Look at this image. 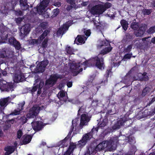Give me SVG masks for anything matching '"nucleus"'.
I'll use <instances>...</instances> for the list:
<instances>
[{
  "label": "nucleus",
  "instance_id": "nucleus-1",
  "mask_svg": "<svg viewBox=\"0 0 155 155\" xmlns=\"http://www.w3.org/2000/svg\"><path fill=\"white\" fill-rule=\"evenodd\" d=\"M112 47H105L100 52L99 54L91 59L95 66L101 70H103L105 67L104 55L110 52L112 50Z\"/></svg>",
  "mask_w": 155,
  "mask_h": 155
},
{
  "label": "nucleus",
  "instance_id": "nucleus-2",
  "mask_svg": "<svg viewBox=\"0 0 155 155\" xmlns=\"http://www.w3.org/2000/svg\"><path fill=\"white\" fill-rule=\"evenodd\" d=\"M119 141L118 137L116 136L110 138L109 140H104L98 144V147H100L101 150L105 148L110 151H113L116 150L117 145Z\"/></svg>",
  "mask_w": 155,
  "mask_h": 155
},
{
  "label": "nucleus",
  "instance_id": "nucleus-3",
  "mask_svg": "<svg viewBox=\"0 0 155 155\" xmlns=\"http://www.w3.org/2000/svg\"><path fill=\"white\" fill-rule=\"evenodd\" d=\"M98 131V128L94 127L89 133L84 134L81 139L78 142L77 145L80 148H82L93 137V135H96Z\"/></svg>",
  "mask_w": 155,
  "mask_h": 155
},
{
  "label": "nucleus",
  "instance_id": "nucleus-4",
  "mask_svg": "<svg viewBox=\"0 0 155 155\" xmlns=\"http://www.w3.org/2000/svg\"><path fill=\"white\" fill-rule=\"evenodd\" d=\"M88 64L89 63L87 61H85L81 64L79 62L72 63L70 67V69L74 75L76 76L83 70V68L81 67L80 64L87 66H88Z\"/></svg>",
  "mask_w": 155,
  "mask_h": 155
},
{
  "label": "nucleus",
  "instance_id": "nucleus-5",
  "mask_svg": "<svg viewBox=\"0 0 155 155\" xmlns=\"http://www.w3.org/2000/svg\"><path fill=\"white\" fill-rule=\"evenodd\" d=\"M40 110L39 107L33 106L29 109L26 114L27 118L30 119L35 117L39 113Z\"/></svg>",
  "mask_w": 155,
  "mask_h": 155
},
{
  "label": "nucleus",
  "instance_id": "nucleus-6",
  "mask_svg": "<svg viewBox=\"0 0 155 155\" xmlns=\"http://www.w3.org/2000/svg\"><path fill=\"white\" fill-rule=\"evenodd\" d=\"M98 144L97 146H95L94 145V144L91 143L87 147V150L86 152L88 153H89L90 155L91 154L92 155H94L98 151H100L101 150V149H100L101 148L98 147Z\"/></svg>",
  "mask_w": 155,
  "mask_h": 155
},
{
  "label": "nucleus",
  "instance_id": "nucleus-7",
  "mask_svg": "<svg viewBox=\"0 0 155 155\" xmlns=\"http://www.w3.org/2000/svg\"><path fill=\"white\" fill-rule=\"evenodd\" d=\"M44 85V82L43 81H41L39 84L35 85L34 84L33 86L31 87H27L26 90L28 92L31 93L32 95L35 94V92L37 91L38 88H42Z\"/></svg>",
  "mask_w": 155,
  "mask_h": 155
},
{
  "label": "nucleus",
  "instance_id": "nucleus-8",
  "mask_svg": "<svg viewBox=\"0 0 155 155\" xmlns=\"http://www.w3.org/2000/svg\"><path fill=\"white\" fill-rule=\"evenodd\" d=\"M128 119L125 116L120 118V120H118L113 126L112 129L114 130H116L120 128V127L124 125V124L128 121Z\"/></svg>",
  "mask_w": 155,
  "mask_h": 155
},
{
  "label": "nucleus",
  "instance_id": "nucleus-9",
  "mask_svg": "<svg viewBox=\"0 0 155 155\" xmlns=\"http://www.w3.org/2000/svg\"><path fill=\"white\" fill-rule=\"evenodd\" d=\"M91 12L94 15H101L104 13L101 4L93 7L91 9Z\"/></svg>",
  "mask_w": 155,
  "mask_h": 155
},
{
  "label": "nucleus",
  "instance_id": "nucleus-10",
  "mask_svg": "<svg viewBox=\"0 0 155 155\" xmlns=\"http://www.w3.org/2000/svg\"><path fill=\"white\" fill-rule=\"evenodd\" d=\"M32 127L35 132L41 130L44 127L43 123L39 121L33 122L31 123Z\"/></svg>",
  "mask_w": 155,
  "mask_h": 155
},
{
  "label": "nucleus",
  "instance_id": "nucleus-11",
  "mask_svg": "<svg viewBox=\"0 0 155 155\" xmlns=\"http://www.w3.org/2000/svg\"><path fill=\"white\" fill-rule=\"evenodd\" d=\"M11 101L12 99L10 97L1 98L0 99V107L3 109H4L5 107L11 102Z\"/></svg>",
  "mask_w": 155,
  "mask_h": 155
},
{
  "label": "nucleus",
  "instance_id": "nucleus-12",
  "mask_svg": "<svg viewBox=\"0 0 155 155\" xmlns=\"http://www.w3.org/2000/svg\"><path fill=\"white\" fill-rule=\"evenodd\" d=\"M90 118L87 114H82L81 117L80 124L82 126L87 125L88 122L90 120Z\"/></svg>",
  "mask_w": 155,
  "mask_h": 155
},
{
  "label": "nucleus",
  "instance_id": "nucleus-13",
  "mask_svg": "<svg viewBox=\"0 0 155 155\" xmlns=\"http://www.w3.org/2000/svg\"><path fill=\"white\" fill-rule=\"evenodd\" d=\"M25 76L22 73L20 72L16 73L14 78V81L17 83L23 81L25 80Z\"/></svg>",
  "mask_w": 155,
  "mask_h": 155
},
{
  "label": "nucleus",
  "instance_id": "nucleus-14",
  "mask_svg": "<svg viewBox=\"0 0 155 155\" xmlns=\"http://www.w3.org/2000/svg\"><path fill=\"white\" fill-rule=\"evenodd\" d=\"M30 31V25L28 24L22 26L21 28V30L20 32L21 34H23L24 36H26L28 34Z\"/></svg>",
  "mask_w": 155,
  "mask_h": 155
},
{
  "label": "nucleus",
  "instance_id": "nucleus-15",
  "mask_svg": "<svg viewBox=\"0 0 155 155\" xmlns=\"http://www.w3.org/2000/svg\"><path fill=\"white\" fill-rule=\"evenodd\" d=\"M2 86V87L4 91L9 92L13 90V85L12 83H7L6 82Z\"/></svg>",
  "mask_w": 155,
  "mask_h": 155
},
{
  "label": "nucleus",
  "instance_id": "nucleus-16",
  "mask_svg": "<svg viewBox=\"0 0 155 155\" xmlns=\"http://www.w3.org/2000/svg\"><path fill=\"white\" fill-rule=\"evenodd\" d=\"M147 73L145 72H144L140 76H138V78L136 79L134 77V79L136 80H138L141 81H147L149 79V77L147 75Z\"/></svg>",
  "mask_w": 155,
  "mask_h": 155
},
{
  "label": "nucleus",
  "instance_id": "nucleus-17",
  "mask_svg": "<svg viewBox=\"0 0 155 155\" xmlns=\"http://www.w3.org/2000/svg\"><path fill=\"white\" fill-rule=\"evenodd\" d=\"M130 76L129 74H127V75L125 76L123 80V81L126 85L124 86L122 88H123L124 87H127L129 86L132 84V82L130 81Z\"/></svg>",
  "mask_w": 155,
  "mask_h": 155
},
{
  "label": "nucleus",
  "instance_id": "nucleus-18",
  "mask_svg": "<svg viewBox=\"0 0 155 155\" xmlns=\"http://www.w3.org/2000/svg\"><path fill=\"white\" fill-rule=\"evenodd\" d=\"M27 0H20V5L22 10L25 11L29 9Z\"/></svg>",
  "mask_w": 155,
  "mask_h": 155
},
{
  "label": "nucleus",
  "instance_id": "nucleus-19",
  "mask_svg": "<svg viewBox=\"0 0 155 155\" xmlns=\"http://www.w3.org/2000/svg\"><path fill=\"white\" fill-rule=\"evenodd\" d=\"M32 136L28 134H25L22 137L23 142L24 144H26L30 142L32 138Z\"/></svg>",
  "mask_w": 155,
  "mask_h": 155
},
{
  "label": "nucleus",
  "instance_id": "nucleus-20",
  "mask_svg": "<svg viewBox=\"0 0 155 155\" xmlns=\"http://www.w3.org/2000/svg\"><path fill=\"white\" fill-rule=\"evenodd\" d=\"M146 28V27L145 25L140 26L137 30L136 35L138 37L142 36L144 33Z\"/></svg>",
  "mask_w": 155,
  "mask_h": 155
},
{
  "label": "nucleus",
  "instance_id": "nucleus-21",
  "mask_svg": "<svg viewBox=\"0 0 155 155\" xmlns=\"http://www.w3.org/2000/svg\"><path fill=\"white\" fill-rule=\"evenodd\" d=\"M151 89L149 87H146L144 88L141 94L139 96L140 98H143L149 93Z\"/></svg>",
  "mask_w": 155,
  "mask_h": 155
},
{
  "label": "nucleus",
  "instance_id": "nucleus-22",
  "mask_svg": "<svg viewBox=\"0 0 155 155\" xmlns=\"http://www.w3.org/2000/svg\"><path fill=\"white\" fill-rule=\"evenodd\" d=\"M50 31L46 29L44 31L42 34L39 37L40 43H41L42 41L45 38L47 35L50 33Z\"/></svg>",
  "mask_w": 155,
  "mask_h": 155
},
{
  "label": "nucleus",
  "instance_id": "nucleus-23",
  "mask_svg": "<svg viewBox=\"0 0 155 155\" xmlns=\"http://www.w3.org/2000/svg\"><path fill=\"white\" fill-rule=\"evenodd\" d=\"M111 72L110 69L107 70L106 72V74L105 75V79L104 78L101 81V84H104V85L106 84L108 82V78L109 77V73Z\"/></svg>",
  "mask_w": 155,
  "mask_h": 155
},
{
  "label": "nucleus",
  "instance_id": "nucleus-24",
  "mask_svg": "<svg viewBox=\"0 0 155 155\" xmlns=\"http://www.w3.org/2000/svg\"><path fill=\"white\" fill-rule=\"evenodd\" d=\"M135 35L134 34L127 33L126 34L124 40L126 42H129L131 41L134 38Z\"/></svg>",
  "mask_w": 155,
  "mask_h": 155
},
{
  "label": "nucleus",
  "instance_id": "nucleus-25",
  "mask_svg": "<svg viewBox=\"0 0 155 155\" xmlns=\"http://www.w3.org/2000/svg\"><path fill=\"white\" fill-rule=\"evenodd\" d=\"M5 150L6 151V153H8V154H10L15 151V146H8L5 147Z\"/></svg>",
  "mask_w": 155,
  "mask_h": 155
},
{
  "label": "nucleus",
  "instance_id": "nucleus-26",
  "mask_svg": "<svg viewBox=\"0 0 155 155\" xmlns=\"http://www.w3.org/2000/svg\"><path fill=\"white\" fill-rule=\"evenodd\" d=\"M68 139L65 138L60 141L59 142V147H67L68 145V142H67Z\"/></svg>",
  "mask_w": 155,
  "mask_h": 155
},
{
  "label": "nucleus",
  "instance_id": "nucleus-27",
  "mask_svg": "<svg viewBox=\"0 0 155 155\" xmlns=\"http://www.w3.org/2000/svg\"><path fill=\"white\" fill-rule=\"evenodd\" d=\"M131 44H133V46L134 45L135 48L139 49H140L142 46V44L139 40L136 39L132 41Z\"/></svg>",
  "mask_w": 155,
  "mask_h": 155
},
{
  "label": "nucleus",
  "instance_id": "nucleus-28",
  "mask_svg": "<svg viewBox=\"0 0 155 155\" xmlns=\"http://www.w3.org/2000/svg\"><path fill=\"white\" fill-rule=\"evenodd\" d=\"M103 12H104L107 9L110 8L112 6V4L108 2L105 3L104 5L101 4Z\"/></svg>",
  "mask_w": 155,
  "mask_h": 155
},
{
  "label": "nucleus",
  "instance_id": "nucleus-29",
  "mask_svg": "<svg viewBox=\"0 0 155 155\" xmlns=\"http://www.w3.org/2000/svg\"><path fill=\"white\" fill-rule=\"evenodd\" d=\"M133 47V44L128 45L127 47L124 46L123 49V53H131Z\"/></svg>",
  "mask_w": 155,
  "mask_h": 155
},
{
  "label": "nucleus",
  "instance_id": "nucleus-30",
  "mask_svg": "<svg viewBox=\"0 0 155 155\" xmlns=\"http://www.w3.org/2000/svg\"><path fill=\"white\" fill-rule=\"evenodd\" d=\"M108 123V120L107 119H104L100 124L99 123L98 124V126L97 127L98 128V129L100 128H102V127H103L106 126L107 124Z\"/></svg>",
  "mask_w": 155,
  "mask_h": 155
},
{
  "label": "nucleus",
  "instance_id": "nucleus-31",
  "mask_svg": "<svg viewBox=\"0 0 155 155\" xmlns=\"http://www.w3.org/2000/svg\"><path fill=\"white\" fill-rule=\"evenodd\" d=\"M120 23L123 29L125 31H126L128 27L127 22L125 20L123 19L120 20Z\"/></svg>",
  "mask_w": 155,
  "mask_h": 155
},
{
  "label": "nucleus",
  "instance_id": "nucleus-32",
  "mask_svg": "<svg viewBox=\"0 0 155 155\" xmlns=\"http://www.w3.org/2000/svg\"><path fill=\"white\" fill-rule=\"evenodd\" d=\"M45 68L41 65H37L36 68V71L38 73H43L45 71Z\"/></svg>",
  "mask_w": 155,
  "mask_h": 155
},
{
  "label": "nucleus",
  "instance_id": "nucleus-33",
  "mask_svg": "<svg viewBox=\"0 0 155 155\" xmlns=\"http://www.w3.org/2000/svg\"><path fill=\"white\" fill-rule=\"evenodd\" d=\"M39 42L40 41L39 37L37 39H31L29 40V43L30 45H33L35 44H40L41 43H40Z\"/></svg>",
  "mask_w": 155,
  "mask_h": 155
},
{
  "label": "nucleus",
  "instance_id": "nucleus-34",
  "mask_svg": "<svg viewBox=\"0 0 155 155\" xmlns=\"http://www.w3.org/2000/svg\"><path fill=\"white\" fill-rule=\"evenodd\" d=\"M65 50L67 53L71 55L74 54V49L70 46H67Z\"/></svg>",
  "mask_w": 155,
  "mask_h": 155
},
{
  "label": "nucleus",
  "instance_id": "nucleus-35",
  "mask_svg": "<svg viewBox=\"0 0 155 155\" xmlns=\"http://www.w3.org/2000/svg\"><path fill=\"white\" fill-rule=\"evenodd\" d=\"M139 27V23L136 22H133L130 25V28L134 30L137 29Z\"/></svg>",
  "mask_w": 155,
  "mask_h": 155
},
{
  "label": "nucleus",
  "instance_id": "nucleus-36",
  "mask_svg": "<svg viewBox=\"0 0 155 155\" xmlns=\"http://www.w3.org/2000/svg\"><path fill=\"white\" fill-rule=\"evenodd\" d=\"M59 77L58 75L56 74H54L53 76H51L49 78L51 80V81L53 82V84H55L57 80L59 78Z\"/></svg>",
  "mask_w": 155,
  "mask_h": 155
},
{
  "label": "nucleus",
  "instance_id": "nucleus-37",
  "mask_svg": "<svg viewBox=\"0 0 155 155\" xmlns=\"http://www.w3.org/2000/svg\"><path fill=\"white\" fill-rule=\"evenodd\" d=\"M83 36V35L82 36L79 35H78L77 37L75 38L74 41H76L77 40L78 42L79 43H84V41Z\"/></svg>",
  "mask_w": 155,
  "mask_h": 155
},
{
  "label": "nucleus",
  "instance_id": "nucleus-38",
  "mask_svg": "<svg viewBox=\"0 0 155 155\" xmlns=\"http://www.w3.org/2000/svg\"><path fill=\"white\" fill-rule=\"evenodd\" d=\"M12 45H13L15 49L17 50H19L21 48V44L20 42L17 40L15 41L14 44Z\"/></svg>",
  "mask_w": 155,
  "mask_h": 155
},
{
  "label": "nucleus",
  "instance_id": "nucleus-39",
  "mask_svg": "<svg viewBox=\"0 0 155 155\" xmlns=\"http://www.w3.org/2000/svg\"><path fill=\"white\" fill-rule=\"evenodd\" d=\"M48 39L46 38L44 39V41H42L41 44V47L43 48H46L48 46Z\"/></svg>",
  "mask_w": 155,
  "mask_h": 155
},
{
  "label": "nucleus",
  "instance_id": "nucleus-40",
  "mask_svg": "<svg viewBox=\"0 0 155 155\" xmlns=\"http://www.w3.org/2000/svg\"><path fill=\"white\" fill-rule=\"evenodd\" d=\"M66 93L67 94V93L63 90L61 91L58 92L57 96L59 99H61V98H63L65 96Z\"/></svg>",
  "mask_w": 155,
  "mask_h": 155
},
{
  "label": "nucleus",
  "instance_id": "nucleus-41",
  "mask_svg": "<svg viewBox=\"0 0 155 155\" xmlns=\"http://www.w3.org/2000/svg\"><path fill=\"white\" fill-rule=\"evenodd\" d=\"M22 111V108L20 110H18L17 108L16 109H15L13 112H12L10 114V115H19L21 113Z\"/></svg>",
  "mask_w": 155,
  "mask_h": 155
},
{
  "label": "nucleus",
  "instance_id": "nucleus-42",
  "mask_svg": "<svg viewBox=\"0 0 155 155\" xmlns=\"http://www.w3.org/2000/svg\"><path fill=\"white\" fill-rule=\"evenodd\" d=\"M45 8L43 7L41 4L38 6L37 8V10L38 13L41 14L45 10Z\"/></svg>",
  "mask_w": 155,
  "mask_h": 155
},
{
  "label": "nucleus",
  "instance_id": "nucleus-43",
  "mask_svg": "<svg viewBox=\"0 0 155 155\" xmlns=\"http://www.w3.org/2000/svg\"><path fill=\"white\" fill-rule=\"evenodd\" d=\"M49 2V0H43L40 2V4L45 8H46L47 7Z\"/></svg>",
  "mask_w": 155,
  "mask_h": 155
},
{
  "label": "nucleus",
  "instance_id": "nucleus-44",
  "mask_svg": "<svg viewBox=\"0 0 155 155\" xmlns=\"http://www.w3.org/2000/svg\"><path fill=\"white\" fill-rule=\"evenodd\" d=\"M147 32L149 34H152L155 32V25L150 27L147 30Z\"/></svg>",
  "mask_w": 155,
  "mask_h": 155
},
{
  "label": "nucleus",
  "instance_id": "nucleus-45",
  "mask_svg": "<svg viewBox=\"0 0 155 155\" xmlns=\"http://www.w3.org/2000/svg\"><path fill=\"white\" fill-rule=\"evenodd\" d=\"M108 45H109L110 46V45L108 41L107 40H103L101 41V45H99L100 48H101L103 46H108ZM110 47H111L110 46Z\"/></svg>",
  "mask_w": 155,
  "mask_h": 155
},
{
  "label": "nucleus",
  "instance_id": "nucleus-46",
  "mask_svg": "<svg viewBox=\"0 0 155 155\" xmlns=\"http://www.w3.org/2000/svg\"><path fill=\"white\" fill-rule=\"evenodd\" d=\"M5 31L6 30L5 27L3 25H0V32L1 34H2V35L3 37H4L3 35H4V33H5Z\"/></svg>",
  "mask_w": 155,
  "mask_h": 155
},
{
  "label": "nucleus",
  "instance_id": "nucleus-47",
  "mask_svg": "<svg viewBox=\"0 0 155 155\" xmlns=\"http://www.w3.org/2000/svg\"><path fill=\"white\" fill-rule=\"evenodd\" d=\"M124 55L123 58L124 59H130L132 55V53H127Z\"/></svg>",
  "mask_w": 155,
  "mask_h": 155
},
{
  "label": "nucleus",
  "instance_id": "nucleus-48",
  "mask_svg": "<svg viewBox=\"0 0 155 155\" xmlns=\"http://www.w3.org/2000/svg\"><path fill=\"white\" fill-rule=\"evenodd\" d=\"M25 104V101H23L21 103H19L18 104L17 109L18 110H20L22 108V110L24 109V106Z\"/></svg>",
  "mask_w": 155,
  "mask_h": 155
},
{
  "label": "nucleus",
  "instance_id": "nucleus-49",
  "mask_svg": "<svg viewBox=\"0 0 155 155\" xmlns=\"http://www.w3.org/2000/svg\"><path fill=\"white\" fill-rule=\"evenodd\" d=\"M76 121V120H72V125L71 126V128L70 130V131H71L72 132L73 131L74 129V127L76 125V124L75 123Z\"/></svg>",
  "mask_w": 155,
  "mask_h": 155
},
{
  "label": "nucleus",
  "instance_id": "nucleus-50",
  "mask_svg": "<svg viewBox=\"0 0 155 155\" xmlns=\"http://www.w3.org/2000/svg\"><path fill=\"white\" fill-rule=\"evenodd\" d=\"M16 40L14 37H11L9 38L8 39V42L11 45H12L13 44H14L15 41Z\"/></svg>",
  "mask_w": 155,
  "mask_h": 155
},
{
  "label": "nucleus",
  "instance_id": "nucleus-51",
  "mask_svg": "<svg viewBox=\"0 0 155 155\" xmlns=\"http://www.w3.org/2000/svg\"><path fill=\"white\" fill-rule=\"evenodd\" d=\"M47 22H43L41 23L40 24V26L41 27L44 29H45L47 27Z\"/></svg>",
  "mask_w": 155,
  "mask_h": 155
},
{
  "label": "nucleus",
  "instance_id": "nucleus-52",
  "mask_svg": "<svg viewBox=\"0 0 155 155\" xmlns=\"http://www.w3.org/2000/svg\"><path fill=\"white\" fill-rule=\"evenodd\" d=\"M23 134L22 131L21 130H19L17 132V137L18 139H20Z\"/></svg>",
  "mask_w": 155,
  "mask_h": 155
},
{
  "label": "nucleus",
  "instance_id": "nucleus-53",
  "mask_svg": "<svg viewBox=\"0 0 155 155\" xmlns=\"http://www.w3.org/2000/svg\"><path fill=\"white\" fill-rule=\"evenodd\" d=\"M27 117H26L25 116H23L21 117L20 118V120L22 123L23 124H25L27 122L28 119L27 118Z\"/></svg>",
  "mask_w": 155,
  "mask_h": 155
},
{
  "label": "nucleus",
  "instance_id": "nucleus-54",
  "mask_svg": "<svg viewBox=\"0 0 155 155\" xmlns=\"http://www.w3.org/2000/svg\"><path fill=\"white\" fill-rule=\"evenodd\" d=\"M69 27V26L67 24H64L63 25V26L61 28L62 30L64 31H65L68 30Z\"/></svg>",
  "mask_w": 155,
  "mask_h": 155
},
{
  "label": "nucleus",
  "instance_id": "nucleus-55",
  "mask_svg": "<svg viewBox=\"0 0 155 155\" xmlns=\"http://www.w3.org/2000/svg\"><path fill=\"white\" fill-rule=\"evenodd\" d=\"M64 31L60 27L59 28L57 31V34L58 35H60L61 34H63L64 33Z\"/></svg>",
  "mask_w": 155,
  "mask_h": 155
},
{
  "label": "nucleus",
  "instance_id": "nucleus-56",
  "mask_svg": "<svg viewBox=\"0 0 155 155\" xmlns=\"http://www.w3.org/2000/svg\"><path fill=\"white\" fill-rule=\"evenodd\" d=\"M84 33L87 38L91 34V31L90 30H87L84 31Z\"/></svg>",
  "mask_w": 155,
  "mask_h": 155
},
{
  "label": "nucleus",
  "instance_id": "nucleus-57",
  "mask_svg": "<svg viewBox=\"0 0 155 155\" xmlns=\"http://www.w3.org/2000/svg\"><path fill=\"white\" fill-rule=\"evenodd\" d=\"M48 64V62L47 61H42L41 62L40 64L43 66L44 68H45L46 66Z\"/></svg>",
  "mask_w": 155,
  "mask_h": 155
},
{
  "label": "nucleus",
  "instance_id": "nucleus-58",
  "mask_svg": "<svg viewBox=\"0 0 155 155\" xmlns=\"http://www.w3.org/2000/svg\"><path fill=\"white\" fill-rule=\"evenodd\" d=\"M151 13L150 9H145L143 11V13L144 15H149Z\"/></svg>",
  "mask_w": 155,
  "mask_h": 155
},
{
  "label": "nucleus",
  "instance_id": "nucleus-59",
  "mask_svg": "<svg viewBox=\"0 0 155 155\" xmlns=\"http://www.w3.org/2000/svg\"><path fill=\"white\" fill-rule=\"evenodd\" d=\"M59 9L58 8H57L56 9H54L53 11L54 15V16H57L59 13Z\"/></svg>",
  "mask_w": 155,
  "mask_h": 155
},
{
  "label": "nucleus",
  "instance_id": "nucleus-60",
  "mask_svg": "<svg viewBox=\"0 0 155 155\" xmlns=\"http://www.w3.org/2000/svg\"><path fill=\"white\" fill-rule=\"evenodd\" d=\"M15 14L18 16H22L23 15V12L21 10L17 11H16Z\"/></svg>",
  "mask_w": 155,
  "mask_h": 155
},
{
  "label": "nucleus",
  "instance_id": "nucleus-61",
  "mask_svg": "<svg viewBox=\"0 0 155 155\" xmlns=\"http://www.w3.org/2000/svg\"><path fill=\"white\" fill-rule=\"evenodd\" d=\"M134 83V86L136 87H139L141 86L140 84L137 81H135Z\"/></svg>",
  "mask_w": 155,
  "mask_h": 155
},
{
  "label": "nucleus",
  "instance_id": "nucleus-62",
  "mask_svg": "<svg viewBox=\"0 0 155 155\" xmlns=\"http://www.w3.org/2000/svg\"><path fill=\"white\" fill-rule=\"evenodd\" d=\"M128 141L130 144L133 143L135 142L134 138H129Z\"/></svg>",
  "mask_w": 155,
  "mask_h": 155
},
{
  "label": "nucleus",
  "instance_id": "nucleus-63",
  "mask_svg": "<svg viewBox=\"0 0 155 155\" xmlns=\"http://www.w3.org/2000/svg\"><path fill=\"white\" fill-rule=\"evenodd\" d=\"M114 114L113 112H112L111 110H107V112L106 113V115H108L109 114L112 115Z\"/></svg>",
  "mask_w": 155,
  "mask_h": 155
},
{
  "label": "nucleus",
  "instance_id": "nucleus-64",
  "mask_svg": "<svg viewBox=\"0 0 155 155\" xmlns=\"http://www.w3.org/2000/svg\"><path fill=\"white\" fill-rule=\"evenodd\" d=\"M46 83L49 85L53 84V82L51 81L50 78L46 81Z\"/></svg>",
  "mask_w": 155,
  "mask_h": 155
}]
</instances>
